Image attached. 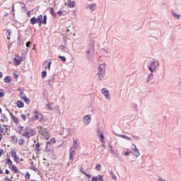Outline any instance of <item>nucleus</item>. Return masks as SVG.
<instances>
[{
  "label": "nucleus",
  "instance_id": "obj_1",
  "mask_svg": "<svg viewBox=\"0 0 181 181\" xmlns=\"http://www.w3.org/2000/svg\"><path fill=\"white\" fill-rule=\"evenodd\" d=\"M159 61H153L150 63L149 65H148L147 68L151 73L147 76V83H149V81H152V78L153 77V73L154 71H156V69H159Z\"/></svg>",
  "mask_w": 181,
  "mask_h": 181
},
{
  "label": "nucleus",
  "instance_id": "obj_2",
  "mask_svg": "<svg viewBox=\"0 0 181 181\" xmlns=\"http://www.w3.org/2000/svg\"><path fill=\"white\" fill-rule=\"evenodd\" d=\"M30 22L31 25H36V23L39 24V26L40 25H46L47 23V16L45 15L44 16L42 15H40L36 17H33L30 18Z\"/></svg>",
  "mask_w": 181,
  "mask_h": 181
},
{
  "label": "nucleus",
  "instance_id": "obj_3",
  "mask_svg": "<svg viewBox=\"0 0 181 181\" xmlns=\"http://www.w3.org/2000/svg\"><path fill=\"white\" fill-rule=\"evenodd\" d=\"M97 74L98 76V80L100 81H103V80H104V77H105V64L99 65L98 67Z\"/></svg>",
  "mask_w": 181,
  "mask_h": 181
},
{
  "label": "nucleus",
  "instance_id": "obj_4",
  "mask_svg": "<svg viewBox=\"0 0 181 181\" xmlns=\"http://www.w3.org/2000/svg\"><path fill=\"white\" fill-rule=\"evenodd\" d=\"M80 143H77V140L73 139V146L69 150V160H73V157L76 155V150L77 149Z\"/></svg>",
  "mask_w": 181,
  "mask_h": 181
},
{
  "label": "nucleus",
  "instance_id": "obj_5",
  "mask_svg": "<svg viewBox=\"0 0 181 181\" xmlns=\"http://www.w3.org/2000/svg\"><path fill=\"white\" fill-rule=\"evenodd\" d=\"M25 132L23 133V136L25 138H27L29 139L31 136H35L36 135V131L35 129L30 128V127H25Z\"/></svg>",
  "mask_w": 181,
  "mask_h": 181
},
{
  "label": "nucleus",
  "instance_id": "obj_6",
  "mask_svg": "<svg viewBox=\"0 0 181 181\" xmlns=\"http://www.w3.org/2000/svg\"><path fill=\"white\" fill-rule=\"evenodd\" d=\"M86 54L88 60L91 59L92 56H94V43H90L87 47Z\"/></svg>",
  "mask_w": 181,
  "mask_h": 181
},
{
  "label": "nucleus",
  "instance_id": "obj_7",
  "mask_svg": "<svg viewBox=\"0 0 181 181\" xmlns=\"http://www.w3.org/2000/svg\"><path fill=\"white\" fill-rule=\"evenodd\" d=\"M39 132L44 136L45 139H50V134L44 128L40 127Z\"/></svg>",
  "mask_w": 181,
  "mask_h": 181
},
{
  "label": "nucleus",
  "instance_id": "obj_8",
  "mask_svg": "<svg viewBox=\"0 0 181 181\" xmlns=\"http://www.w3.org/2000/svg\"><path fill=\"white\" fill-rule=\"evenodd\" d=\"M32 119L35 121H41L43 119V115H42V114L38 111H35L34 117H32Z\"/></svg>",
  "mask_w": 181,
  "mask_h": 181
},
{
  "label": "nucleus",
  "instance_id": "obj_9",
  "mask_svg": "<svg viewBox=\"0 0 181 181\" xmlns=\"http://www.w3.org/2000/svg\"><path fill=\"white\" fill-rule=\"evenodd\" d=\"M53 144H56L54 138L51 139L49 141H47L46 151H47V152H50V146H52Z\"/></svg>",
  "mask_w": 181,
  "mask_h": 181
},
{
  "label": "nucleus",
  "instance_id": "obj_10",
  "mask_svg": "<svg viewBox=\"0 0 181 181\" xmlns=\"http://www.w3.org/2000/svg\"><path fill=\"white\" fill-rule=\"evenodd\" d=\"M101 93L103 95H105L107 100H110V90H108L106 88H104L101 90Z\"/></svg>",
  "mask_w": 181,
  "mask_h": 181
},
{
  "label": "nucleus",
  "instance_id": "obj_11",
  "mask_svg": "<svg viewBox=\"0 0 181 181\" xmlns=\"http://www.w3.org/2000/svg\"><path fill=\"white\" fill-rule=\"evenodd\" d=\"M83 121L85 124L88 125V124H90V122H91V115H85L83 118Z\"/></svg>",
  "mask_w": 181,
  "mask_h": 181
},
{
  "label": "nucleus",
  "instance_id": "obj_12",
  "mask_svg": "<svg viewBox=\"0 0 181 181\" xmlns=\"http://www.w3.org/2000/svg\"><path fill=\"white\" fill-rule=\"evenodd\" d=\"M113 134L115 135H116V136H118L119 138H122V139H126V141H131V137H129L127 135L119 134H117L115 132H113Z\"/></svg>",
  "mask_w": 181,
  "mask_h": 181
},
{
  "label": "nucleus",
  "instance_id": "obj_13",
  "mask_svg": "<svg viewBox=\"0 0 181 181\" xmlns=\"http://www.w3.org/2000/svg\"><path fill=\"white\" fill-rule=\"evenodd\" d=\"M95 6H97V4H90L86 5L85 8L86 9H90V11H95V9H97Z\"/></svg>",
  "mask_w": 181,
  "mask_h": 181
},
{
  "label": "nucleus",
  "instance_id": "obj_14",
  "mask_svg": "<svg viewBox=\"0 0 181 181\" xmlns=\"http://www.w3.org/2000/svg\"><path fill=\"white\" fill-rule=\"evenodd\" d=\"M134 146L132 148V151H134V155L136 156V158H138L141 153H139V150L136 148V146L135 144L133 145Z\"/></svg>",
  "mask_w": 181,
  "mask_h": 181
},
{
  "label": "nucleus",
  "instance_id": "obj_15",
  "mask_svg": "<svg viewBox=\"0 0 181 181\" xmlns=\"http://www.w3.org/2000/svg\"><path fill=\"white\" fill-rule=\"evenodd\" d=\"M97 132H98V136L100 139V142H104L105 137H104V134H103V132H101V130L98 129Z\"/></svg>",
  "mask_w": 181,
  "mask_h": 181
},
{
  "label": "nucleus",
  "instance_id": "obj_16",
  "mask_svg": "<svg viewBox=\"0 0 181 181\" xmlns=\"http://www.w3.org/2000/svg\"><path fill=\"white\" fill-rule=\"evenodd\" d=\"M53 83H54V75H52L48 79V86H49V87H52V86H53Z\"/></svg>",
  "mask_w": 181,
  "mask_h": 181
},
{
  "label": "nucleus",
  "instance_id": "obj_17",
  "mask_svg": "<svg viewBox=\"0 0 181 181\" xmlns=\"http://www.w3.org/2000/svg\"><path fill=\"white\" fill-rule=\"evenodd\" d=\"M104 181V178L103 177V175H99L98 177H93L91 181Z\"/></svg>",
  "mask_w": 181,
  "mask_h": 181
},
{
  "label": "nucleus",
  "instance_id": "obj_18",
  "mask_svg": "<svg viewBox=\"0 0 181 181\" xmlns=\"http://www.w3.org/2000/svg\"><path fill=\"white\" fill-rule=\"evenodd\" d=\"M68 8H74V1L71 0H68L67 1Z\"/></svg>",
  "mask_w": 181,
  "mask_h": 181
},
{
  "label": "nucleus",
  "instance_id": "obj_19",
  "mask_svg": "<svg viewBox=\"0 0 181 181\" xmlns=\"http://www.w3.org/2000/svg\"><path fill=\"white\" fill-rule=\"evenodd\" d=\"M171 13L173 18H175V19H178V20L180 19V15L177 14V13H175L174 11H172Z\"/></svg>",
  "mask_w": 181,
  "mask_h": 181
},
{
  "label": "nucleus",
  "instance_id": "obj_20",
  "mask_svg": "<svg viewBox=\"0 0 181 181\" xmlns=\"http://www.w3.org/2000/svg\"><path fill=\"white\" fill-rule=\"evenodd\" d=\"M49 13L51 15H52V16H54V18L57 16V13H54V8H53V7H49Z\"/></svg>",
  "mask_w": 181,
  "mask_h": 181
},
{
  "label": "nucleus",
  "instance_id": "obj_21",
  "mask_svg": "<svg viewBox=\"0 0 181 181\" xmlns=\"http://www.w3.org/2000/svg\"><path fill=\"white\" fill-rule=\"evenodd\" d=\"M45 64H47V66H45V69H48L50 70V66H52V60L46 61Z\"/></svg>",
  "mask_w": 181,
  "mask_h": 181
},
{
  "label": "nucleus",
  "instance_id": "obj_22",
  "mask_svg": "<svg viewBox=\"0 0 181 181\" xmlns=\"http://www.w3.org/2000/svg\"><path fill=\"white\" fill-rule=\"evenodd\" d=\"M24 104L23 102L21 101V100H18L17 101V107L18 108H23Z\"/></svg>",
  "mask_w": 181,
  "mask_h": 181
},
{
  "label": "nucleus",
  "instance_id": "obj_23",
  "mask_svg": "<svg viewBox=\"0 0 181 181\" xmlns=\"http://www.w3.org/2000/svg\"><path fill=\"white\" fill-rule=\"evenodd\" d=\"M7 33H8V35H7V40H11V35H12V30L8 29L7 30Z\"/></svg>",
  "mask_w": 181,
  "mask_h": 181
},
{
  "label": "nucleus",
  "instance_id": "obj_24",
  "mask_svg": "<svg viewBox=\"0 0 181 181\" xmlns=\"http://www.w3.org/2000/svg\"><path fill=\"white\" fill-rule=\"evenodd\" d=\"M4 83H11V76H7L4 79Z\"/></svg>",
  "mask_w": 181,
  "mask_h": 181
},
{
  "label": "nucleus",
  "instance_id": "obj_25",
  "mask_svg": "<svg viewBox=\"0 0 181 181\" xmlns=\"http://www.w3.org/2000/svg\"><path fill=\"white\" fill-rule=\"evenodd\" d=\"M4 121H8V118L6 117V115H5V114H1V122H4Z\"/></svg>",
  "mask_w": 181,
  "mask_h": 181
},
{
  "label": "nucleus",
  "instance_id": "obj_26",
  "mask_svg": "<svg viewBox=\"0 0 181 181\" xmlns=\"http://www.w3.org/2000/svg\"><path fill=\"white\" fill-rule=\"evenodd\" d=\"M57 15H59V16H64L66 15L65 11H62V10H59L57 11Z\"/></svg>",
  "mask_w": 181,
  "mask_h": 181
},
{
  "label": "nucleus",
  "instance_id": "obj_27",
  "mask_svg": "<svg viewBox=\"0 0 181 181\" xmlns=\"http://www.w3.org/2000/svg\"><path fill=\"white\" fill-rule=\"evenodd\" d=\"M6 163L8 166H12V160H11V158H6Z\"/></svg>",
  "mask_w": 181,
  "mask_h": 181
},
{
  "label": "nucleus",
  "instance_id": "obj_28",
  "mask_svg": "<svg viewBox=\"0 0 181 181\" xmlns=\"http://www.w3.org/2000/svg\"><path fill=\"white\" fill-rule=\"evenodd\" d=\"M11 169L12 170L14 171L15 173H18L19 172V170H18V168L15 165H12Z\"/></svg>",
  "mask_w": 181,
  "mask_h": 181
},
{
  "label": "nucleus",
  "instance_id": "obj_29",
  "mask_svg": "<svg viewBox=\"0 0 181 181\" xmlns=\"http://www.w3.org/2000/svg\"><path fill=\"white\" fill-rule=\"evenodd\" d=\"M60 49L62 52H64V53H67V48H66L64 45H60Z\"/></svg>",
  "mask_w": 181,
  "mask_h": 181
},
{
  "label": "nucleus",
  "instance_id": "obj_30",
  "mask_svg": "<svg viewBox=\"0 0 181 181\" xmlns=\"http://www.w3.org/2000/svg\"><path fill=\"white\" fill-rule=\"evenodd\" d=\"M13 62L16 66H19V64H21V61H19L18 58H14Z\"/></svg>",
  "mask_w": 181,
  "mask_h": 181
},
{
  "label": "nucleus",
  "instance_id": "obj_31",
  "mask_svg": "<svg viewBox=\"0 0 181 181\" xmlns=\"http://www.w3.org/2000/svg\"><path fill=\"white\" fill-rule=\"evenodd\" d=\"M47 76V72L46 71H42V75H41L42 78H46Z\"/></svg>",
  "mask_w": 181,
  "mask_h": 181
},
{
  "label": "nucleus",
  "instance_id": "obj_32",
  "mask_svg": "<svg viewBox=\"0 0 181 181\" xmlns=\"http://www.w3.org/2000/svg\"><path fill=\"white\" fill-rule=\"evenodd\" d=\"M110 176L112 177L113 180H117V175H115L113 172H110Z\"/></svg>",
  "mask_w": 181,
  "mask_h": 181
},
{
  "label": "nucleus",
  "instance_id": "obj_33",
  "mask_svg": "<svg viewBox=\"0 0 181 181\" xmlns=\"http://www.w3.org/2000/svg\"><path fill=\"white\" fill-rule=\"evenodd\" d=\"M5 97V93H4L3 89H0V98H4Z\"/></svg>",
  "mask_w": 181,
  "mask_h": 181
},
{
  "label": "nucleus",
  "instance_id": "obj_34",
  "mask_svg": "<svg viewBox=\"0 0 181 181\" xmlns=\"http://www.w3.org/2000/svg\"><path fill=\"white\" fill-rule=\"evenodd\" d=\"M13 120L14 121L15 124H19V119H18L16 116L13 117Z\"/></svg>",
  "mask_w": 181,
  "mask_h": 181
},
{
  "label": "nucleus",
  "instance_id": "obj_35",
  "mask_svg": "<svg viewBox=\"0 0 181 181\" xmlns=\"http://www.w3.org/2000/svg\"><path fill=\"white\" fill-rule=\"evenodd\" d=\"M95 170H101V164L98 163L95 165Z\"/></svg>",
  "mask_w": 181,
  "mask_h": 181
},
{
  "label": "nucleus",
  "instance_id": "obj_36",
  "mask_svg": "<svg viewBox=\"0 0 181 181\" xmlns=\"http://www.w3.org/2000/svg\"><path fill=\"white\" fill-rule=\"evenodd\" d=\"M17 156H16V151H15V150H12L11 151V158H15V157H16Z\"/></svg>",
  "mask_w": 181,
  "mask_h": 181
},
{
  "label": "nucleus",
  "instance_id": "obj_37",
  "mask_svg": "<svg viewBox=\"0 0 181 181\" xmlns=\"http://www.w3.org/2000/svg\"><path fill=\"white\" fill-rule=\"evenodd\" d=\"M123 153L125 155V156H129V155L132 153V151L127 150L126 152H123Z\"/></svg>",
  "mask_w": 181,
  "mask_h": 181
},
{
  "label": "nucleus",
  "instance_id": "obj_38",
  "mask_svg": "<svg viewBox=\"0 0 181 181\" xmlns=\"http://www.w3.org/2000/svg\"><path fill=\"white\" fill-rule=\"evenodd\" d=\"M20 97H21V100H23V98H26V94H25V93H23V92H21L20 93Z\"/></svg>",
  "mask_w": 181,
  "mask_h": 181
},
{
  "label": "nucleus",
  "instance_id": "obj_39",
  "mask_svg": "<svg viewBox=\"0 0 181 181\" xmlns=\"http://www.w3.org/2000/svg\"><path fill=\"white\" fill-rule=\"evenodd\" d=\"M22 100H23V101L25 102L26 104H29V103H30V100H29V98H28V97H25Z\"/></svg>",
  "mask_w": 181,
  "mask_h": 181
},
{
  "label": "nucleus",
  "instance_id": "obj_40",
  "mask_svg": "<svg viewBox=\"0 0 181 181\" xmlns=\"http://www.w3.org/2000/svg\"><path fill=\"white\" fill-rule=\"evenodd\" d=\"M31 169L34 170V172H38V175H39V170L35 165L31 166Z\"/></svg>",
  "mask_w": 181,
  "mask_h": 181
},
{
  "label": "nucleus",
  "instance_id": "obj_41",
  "mask_svg": "<svg viewBox=\"0 0 181 181\" xmlns=\"http://www.w3.org/2000/svg\"><path fill=\"white\" fill-rule=\"evenodd\" d=\"M21 7L22 8L23 11H26V6L23 3H20Z\"/></svg>",
  "mask_w": 181,
  "mask_h": 181
},
{
  "label": "nucleus",
  "instance_id": "obj_42",
  "mask_svg": "<svg viewBox=\"0 0 181 181\" xmlns=\"http://www.w3.org/2000/svg\"><path fill=\"white\" fill-rule=\"evenodd\" d=\"M58 57L60 59V60H62V62H66V57L59 55Z\"/></svg>",
  "mask_w": 181,
  "mask_h": 181
},
{
  "label": "nucleus",
  "instance_id": "obj_43",
  "mask_svg": "<svg viewBox=\"0 0 181 181\" xmlns=\"http://www.w3.org/2000/svg\"><path fill=\"white\" fill-rule=\"evenodd\" d=\"M12 141H13V142H18V136H12Z\"/></svg>",
  "mask_w": 181,
  "mask_h": 181
},
{
  "label": "nucleus",
  "instance_id": "obj_44",
  "mask_svg": "<svg viewBox=\"0 0 181 181\" xmlns=\"http://www.w3.org/2000/svg\"><path fill=\"white\" fill-rule=\"evenodd\" d=\"M26 180H28V179H30V174H29V173H27L25 174V176Z\"/></svg>",
  "mask_w": 181,
  "mask_h": 181
},
{
  "label": "nucleus",
  "instance_id": "obj_45",
  "mask_svg": "<svg viewBox=\"0 0 181 181\" xmlns=\"http://www.w3.org/2000/svg\"><path fill=\"white\" fill-rule=\"evenodd\" d=\"M13 159L16 162V163H19V157H18V156L14 157Z\"/></svg>",
  "mask_w": 181,
  "mask_h": 181
},
{
  "label": "nucleus",
  "instance_id": "obj_46",
  "mask_svg": "<svg viewBox=\"0 0 181 181\" xmlns=\"http://www.w3.org/2000/svg\"><path fill=\"white\" fill-rule=\"evenodd\" d=\"M35 148H36V151H40L39 149V148H40V145L39 144V143H37L36 145H35Z\"/></svg>",
  "mask_w": 181,
  "mask_h": 181
},
{
  "label": "nucleus",
  "instance_id": "obj_47",
  "mask_svg": "<svg viewBox=\"0 0 181 181\" xmlns=\"http://www.w3.org/2000/svg\"><path fill=\"white\" fill-rule=\"evenodd\" d=\"M6 111H8V112L10 114V115L12 118H13V117H15V115H13V114L12 112H11V111L9 110L6 109Z\"/></svg>",
  "mask_w": 181,
  "mask_h": 181
},
{
  "label": "nucleus",
  "instance_id": "obj_48",
  "mask_svg": "<svg viewBox=\"0 0 181 181\" xmlns=\"http://www.w3.org/2000/svg\"><path fill=\"white\" fill-rule=\"evenodd\" d=\"M158 181H167L166 180H165V178H163L162 177H158Z\"/></svg>",
  "mask_w": 181,
  "mask_h": 181
},
{
  "label": "nucleus",
  "instance_id": "obj_49",
  "mask_svg": "<svg viewBox=\"0 0 181 181\" xmlns=\"http://www.w3.org/2000/svg\"><path fill=\"white\" fill-rule=\"evenodd\" d=\"M18 144H19V145H22L23 144V139H20L18 140Z\"/></svg>",
  "mask_w": 181,
  "mask_h": 181
},
{
  "label": "nucleus",
  "instance_id": "obj_50",
  "mask_svg": "<svg viewBox=\"0 0 181 181\" xmlns=\"http://www.w3.org/2000/svg\"><path fill=\"white\" fill-rule=\"evenodd\" d=\"M30 45H32V42H30V41H28V42L26 43V47H30Z\"/></svg>",
  "mask_w": 181,
  "mask_h": 181
},
{
  "label": "nucleus",
  "instance_id": "obj_51",
  "mask_svg": "<svg viewBox=\"0 0 181 181\" xmlns=\"http://www.w3.org/2000/svg\"><path fill=\"white\" fill-rule=\"evenodd\" d=\"M21 118L23 119V121H26V115H21Z\"/></svg>",
  "mask_w": 181,
  "mask_h": 181
},
{
  "label": "nucleus",
  "instance_id": "obj_52",
  "mask_svg": "<svg viewBox=\"0 0 181 181\" xmlns=\"http://www.w3.org/2000/svg\"><path fill=\"white\" fill-rule=\"evenodd\" d=\"M47 107L49 111H52V110H53L52 107H50V104H47Z\"/></svg>",
  "mask_w": 181,
  "mask_h": 181
},
{
  "label": "nucleus",
  "instance_id": "obj_53",
  "mask_svg": "<svg viewBox=\"0 0 181 181\" xmlns=\"http://www.w3.org/2000/svg\"><path fill=\"white\" fill-rule=\"evenodd\" d=\"M79 172H80L81 173H83V175H85V174H86V172H85L84 170H83V168H81V169L79 170Z\"/></svg>",
  "mask_w": 181,
  "mask_h": 181
},
{
  "label": "nucleus",
  "instance_id": "obj_54",
  "mask_svg": "<svg viewBox=\"0 0 181 181\" xmlns=\"http://www.w3.org/2000/svg\"><path fill=\"white\" fill-rule=\"evenodd\" d=\"M85 176H86V177L90 178L91 177V175L90 174H87L86 173H85Z\"/></svg>",
  "mask_w": 181,
  "mask_h": 181
},
{
  "label": "nucleus",
  "instance_id": "obj_55",
  "mask_svg": "<svg viewBox=\"0 0 181 181\" xmlns=\"http://www.w3.org/2000/svg\"><path fill=\"white\" fill-rule=\"evenodd\" d=\"M18 91H19V93H23V90L22 89V88H18Z\"/></svg>",
  "mask_w": 181,
  "mask_h": 181
},
{
  "label": "nucleus",
  "instance_id": "obj_56",
  "mask_svg": "<svg viewBox=\"0 0 181 181\" xmlns=\"http://www.w3.org/2000/svg\"><path fill=\"white\" fill-rule=\"evenodd\" d=\"M109 148H110L111 153H114V150H112V146L109 145Z\"/></svg>",
  "mask_w": 181,
  "mask_h": 181
},
{
  "label": "nucleus",
  "instance_id": "obj_57",
  "mask_svg": "<svg viewBox=\"0 0 181 181\" xmlns=\"http://www.w3.org/2000/svg\"><path fill=\"white\" fill-rule=\"evenodd\" d=\"M18 59L20 63H21V62H23V57H18Z\"/></svg>",
  "mask_w": 181,
  "mask_h": 181
},
{
  "label": "nucleus",
  "instance_id": "obj_58",
  "mask_svg": "<svg viewBox=\"0 0 181 181\" xmlns=\"http://www.w3.org/2000/svg\"><path fill=\"white\" fill-rule=\"evenodd\" d=\"M2 153H4V150L0 149V158H1V156H2Z\"/></svg>",
  "mask_w": 181,
  "mask_h": 181
},
{
  "label": "nucleus",
  "instance_id": "obj_59",
  "mask_svg": "<svg viewBox=\"0 0 181 181\" xmlns=\"http://www.w3.org/2000/svg\"><path fill=\"white\" fill-rule=\"evenodd\" d=\"M5 173H6V175H9V170L6 169Z\"/></svg>",
  "mask_w": 181,
  "mask_h": 181
},
{
  "label": "nucleus",
  "instance_id": "obj_60",
  "mask_svg": "<svg viewBox=\"0 0 181 181\" xmlns=\"http://www.w3.org/2000/svg\"><path fill=\"white\" fill-rule=\"evenodd\" d=\"M3 76H4V74L0 71V78H2Z\"/></svg>",
  "mask_w": 181,
  "mask_h": 181
},
{
  "label": "nucleus",
  "instance_id": "obj_61",
  "mask_svg": "<svg viewBox=\"0 0 181 181\" xmlns=\"http://www.w3.org/2000/svg\"><path fill=\"white\" fill-rule=\"evenodd\" d=\"M179 86H181V77L180 78L179 82H178Z\"/></svg>",
  "mask_w": 181,
  "mask_h": 181
},
{
  "label": "nucleus",
  "instance_id": "obj_62",
  "mask_svg": "<svg viewBox=\"0 0 181 181\" xmlns=\"http://www.w3.org/2000/svg\"><path fill=\"white\" fill-rule=\"evenodd\" d=\"M13 11H15V6L14 5L12 6V12H13Z\"/></svg>",
  "mask_w": 181,
  "mask_h": 181
},
{
  "label": "nucleus",
  "instance_id": "obj_63",
  "mask_svg": "<svg viewBox=\"0 0 181 181\" xmlns=\"http://www.w3.org/2000/svg\"><path fill=\"white\" fill-rule=\"evenodd\" d=\"M6 181H12V180H11V179H9V178H8V177L6 178Z\"/></svg>",
  "mask_w": 181,
  "mask_h": 181
},
{
  "label": "nucleus",
  "instance_id": "obj_64",
  "mask_svg": "<svg viewBox=\"0 0 181 181\" xmlns=\"http://www.w3.org/2000/svg\"><path fill=\"white\" fill-rule=\"evenodd\" d=\"M27 15H28V16H29V15H30V11H28Z\"/></svg>",
  "mask_w": 181,
  "mask_h": 181
}]
</instances>
